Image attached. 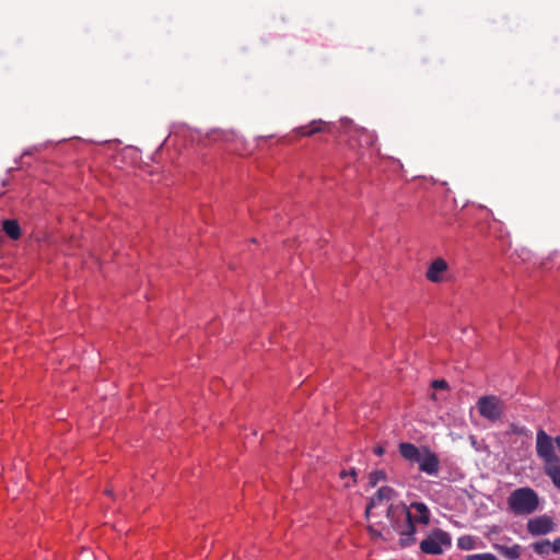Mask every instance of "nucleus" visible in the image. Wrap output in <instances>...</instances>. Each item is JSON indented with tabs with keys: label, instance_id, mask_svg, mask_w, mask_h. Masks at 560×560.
Masks as SVG:
<instances>
[{
	"label": "nucleus",
	"instance_id": "obj_14",
	"mask_svg": "<svg viewBox=\"0 0 560 560\" xmlns=\"http://www.w3.org/2000/svg\"><path fill=\"white\" fill-rule=\"evenodd\" d=\"M544 472L550 478L556 488L560 490V459L548 466H542Z\"/></svg>",
	"mask_w": 560,
	"mask_h": 560
},
{
	"label": "nucleus",
	"instance_id": "obj_1",
	"mask_svg": "<svg viewBox=\"0 0 560 560\" xmlns=\"http://www.w3.org/2000/svg\"><path fill=\"white\" fill-rule=\"evenodd\" d=\"M386 516L394 530L399 534V545L401 547L406 548L416 542V525L413 524L412 513L406 504H390L387 508Z\"/></svg>",
	"mask_w": 560,
	"mask_h": 560
},
{
	"label": "nucleus",
	"instance_id": "obj_25",
	"mask_svg": "<svg viewBox=\"0 0 560 560\" xmlns=\"http://www.w3.org/2000/svg\"><path fill=\"white\" fill-rule=\"evenodd\" d=\"M374 454L377 456H382L385 453V448L382 445H377L373 450Z\"/></svg>",
	"mask_w": 560,
	"mask_h": 560
},
{
	"label": "nucleus",
	"instance_id": "obj_15",
	"mask_svg": "<svg viewBox=\"0 0 560 560\" xmlns=\"http://www.w3.org/2000/svg\"><path fill=\"white\" fill-rule=\"evenodd\" d=\"M2 229L12 240H18L21 236V228L16 220H3Z\"/></svg>",
	"mask_w": 560,
	"mask_h": 560
},
{
	"label": "nucleus",
	"instance_id": "obj_10",
	"mask_svg": "<svg viewBox=\"0 0 560 560\" xmlns=\"http://www.w3.org/2000/svg\"><path fill=\"white\" fill-rule=\"evenodd\" d=\"M493 549L509 560H517L523 551V548L518 544L508 546L505 544L495 542L493 544Z\"/></svg>",
	"mask_w": 560,
	"mask_h": 560
},
{
	"label": "nucleus",
	"instance_id": "obj_2",
	"mask_svg": "<svg viewBox=\"0 0 560 560\" xmlns=\"http://www.w3.org/2000/svg\"><path fill=\"white\" fill-rule=\"evenodd\" d=\"M508 506L515 515H528L538 509L539 498L532 488H518L509 495Z\"/></svg>",
	"mask_w": 560,
	"mask_h": 560
},
{
	"label": "nucleus",
	"instance_id": "obj_9",
	"mask_svg": "<svg viewBox=\"0 0 560 560\" xmlns=\"http://www.w3.org/2000/svg\"><path fill=\"white\" fill-rule=\"evenodd\" d=\"M447 262L443 258L434 259L429 266L425 277L429 281L439 283L443 281V273L447 270Z\"/></svg>",
	"mask_w": 560,
	"mask_h": 560
},
{
	"label": "nucleus",
	"instance_id": "obj_13",
	"mask_svg": "<svg viewBox=\"0 0 560 560\" xmlns=\"http://www.w3.org/2000/svg\"><path fill=\"white\" fill-rule=\"evenodd\" d=\"M409 510H415L416 513L412 514L413 524L416 523L428 525L430 523V511L428 506L422 502H412Z\"/></svg>",
	"mask_w": 560,
	"mask_h": 560
},
{
	"label": "nucleus",
	"instance_id": "obj_28",
	"mask_svg": "<svg viewBox=\"0 0 560 560\" xmlns=\"http://www.w3.org/2000/svg\"><path fill=\"white\" fill-rule=\"evenodd\" d=\"M502 540L511 541V538H503Z\"/></svg>",
	"mask_w": 560,
	"mask_h": 560
},
{
	"label": "nucleus",
	"instance_id": "obj_16",
	"mask_svg": "<svg viewBox=\"0 0 560 560\" xmlns=\"http://www.w3.org/2000/svg\"><path fill=\"white\" fill-rule=\"evenodd\" d=\"M359 133L360 145L372 147L376 142V136L369 130L361 128L357 129Z\"/></svg>",
	"mask_w": 560,
	"mask_h": 560
},
{
	"label": "nucleus",
	"instance_id": "obj_3",
	"mask_svg": "<svg viewBox=\"0 0 560 560\" xmlns=\"http://www.w3.org/2000/svg\"><path fill=\"white\" fill-rule=\"evenodd\" d=\"M476 406L480 416L491 422L501 420L505 412L504 400L495 395L479 397Z\"/></svg>",
	"mask_w": 560,
	"mask_h": 560
},
{
	"label": "nucleus",
	"instance_id": "obj_26",
	"mask_svg": "<svg viewBox=\"0 0 560 560\" xmlns=\"http://www.w3.org/2000/svg\"><path fill=\"white\" fill-rule=\"evenodd\" d=\"M368 530L371 533V535L373 536H376V537H380L381 536V532L374 529L372 526H369L368 527Z\"/></svg>",
	"mask_w": 560,
	"mask_h": 560
},
{
	"label": "nucleus",
	"instance_id": "obj_11",
	"mask_svg": "<svg viewBox=\"0 0 560 560\" xmlns=\"http://www.w3.org/2000/svg\"><path fill=\"white\" fill-rule=\"evenodd\" d=\"M328 131V124L323 120H313L310 125L301 126L295 129V132L302 137H311L317 132Z\"/></svg>",
	"mask_w": 560,
	"mask_h": 560
},
{
	"label": "nucleus",
	"instance_id": "obj_24",
	"mask_svg": "<svg viewBox=\"0 0 560 560\" xmlns=\"http://www.w3.org/2000/svg\"><path fill=\"white\" fill-rule=\"evenodd\" d=\"M551 551L555 553H560V538H556L551 542Z\"/></svg>",
	"mask_w": 560,
	"mask_h": 560
},
{
	"label": "nucleus",
	"instance_id": "obj_6",
	"mask_svg": "<svg viewBox=\"0 0 560 560\" xmlns=\"http://www.w3.org/2000/svg\"><path fill=\"white\" fill-rule=\"evenodd\" d=\"M419 469L429 476H436L440 470V459L429 447L423 446L422 453L417 462Z\"/></svg>",
	"mask_w": 560,
	"mask_h": 560
},
{
	"label": "nucleus",
	"instance_id": "obj_23",
	"mask_svg": "<svg viewBox=\"0 0 560 560\" xmlns=\"http://www.w3.org/2000/svg\"><path fill=\"white\" fill-rule=\"evenodd\" d=\"M432 386L434 388L444 389L447 387V383L444 380H435L433 381Z\"/></svg>",
	"mask_w": 560,
	"mask_h": 560
},
{
	"label": "nucleus",
	"instance_id": "obj_18",
	"mask_svg": "<svg viewBox=\"0 0 560 560\" xmlns=\"http://www.w3.org/2000/svg\"><path fill=\"white\" fill-rule=\"evenodd\" d=\"M532 547L534 551L540 556H547L551 551V542L548 539L536 541Z\"/></svg>",
	"mask_w": 560,
	"mask_h": 560
},
{
	"label": "nucleus",
	"instance_id": "obj_7",
	"mask_svg": "<svg viewBox=\"0 0 560 560\" xmlns=\"http://www.w3.org/2000/svg\"><path fill=\"white\" fill-rule=\"evenodd\" d=\"M553 522L551 517L547 515L532 518L527 522V530L533 536L546 535L553 530Z\"/></svg>",
	"mask_w": 560,
	"mask_h": 560
},
{
	"label": "nucleus",
	"instance_id": "obj_27",
	"mask_svg": "<svg viewBox=\"0 0 560 560\" xmlns=\"http://www.w3.org/2000/svg\"><path fill=\"white\" fill-rule=\"evenodd\" d=\"M555 443H556V446L558 447V451L560 453V435L555 438Z\"/></svg>",
	"mask_w": 560,
	"mask_h": 560
},
{
	"label": "nucleus",
	"instance_id": "obj_12",
	"mask_svg": "<svg viewBox=\"0 0 560 560\" xmlns=\"http://www.w3.org/2000/svg\"><path fill=\"white\" fill-rule=\"evenodd\" d=\"M401 457L410 463H417L422 453V447H418L409 442H401L398 446Z\"/></svg>",
	"mask_w": 560,
	"mask_h": 560
},
{
	"label": "nucleus",
	"instance_id": "obj_19",
	"mask_svg": "<svg viewBox=\"0 0 560 560\" xmlns=\"http://www.w3.org/2000/svg\"><path fill=\"white\" fill-rule=\"evenodd\" d=\"M348 476H350V477H351V482L347 481V482L345 483V486L349 488L351 485H353V483H355V482H357V470H355L354 468H351L349 471H347V470H341V471L339 472V477H340L341 479H346Z\"/></svg>",
	"mask_w": 560,
	"mask_h": 560
},
{
	"label": "nucleus",
	"instance_id": "obj_4",
	"mask_svg": "<svg viewBox=\"0 0 560 560\" xmlns=\"http://www.w3.org/2000/svg\"><path fill=\"white\" fill-rule=\"evenodd\" d=\"M451 546V535L441 528H435L420 542V550L425 555L439 556Z\"/></svg>",
	"mask_w": 560,
	"mask_h": 560
},
{
	"label": "nucleus",
	"instance_id": "obj_8",
	"mask_svg": "<svg viewBox=\"0 0 560 560\" xmlns=\"http://www.w3.org/2000/svg\"><path fill=\"white\" fill-rule=\"evenodd\" d=\"M395 495V490L390 487L384 486L381 487L376 493L370 499V502L366 505L365 509V517L369 518L372 509L376 508L377 505H381L383 503L389 502L393 497Z\"/></svg>",
	"mask_w": 560,
	"mask_h": 560
},
{
	"label": "nucleus",
	"instance_id": "obj_21",
	"mask_svg": "<svg viewBox=\"0 0 560 560\" xmlns=\"http://www.w3.org/2000/svg\"><path fill=\"white\" fill-rule=\"evenodd\" d=\"M466 560H498L492 553H475L466 556Z\"/></svg>",
	"mask_w": 560,
	"mask_h": 560
},
{
	"label": "nucleus",
	"instance_id": "obj_5",
	"mask_svg": "<svg viewBox=\"0 0 560 560\" xmlns=\"http://www.w3.org/2000/svg\"><path fill=\"white\" fill-rule=\"evenodd\" d=\"M555 439H552L545 430L539 429L536 434V453L541 459L544 466L557 463L560 458L555 451Z\"/></svg>",
	"mask_w": 560,
	"mask_h": 560
},
{
	"label": "nucleus",
	"instance_id": "obj_22",
	"mask_svg": "<svg viewBox=\"0 0 560 560\" xmlns=\"http://www.w3.org/2000/svg\"><path fill=\"white\" fill-rule=\"evenodd\" d=\"M384 478H385L384 471L375 470V471H372L370 475V482L372 486H375L378 480L384 479Z\"/></svg>",
	"mask_w": 560,
	"mask_h": 560
},
{
	"label": "nucleus",
	"instance_id": "obj_20",
	"mask_svg": "<svg viewBox=\"0 0 560 560\" xmlns=\"http://www.w3.org/2000/svg\"><path fill=\"white\" fill-rule=\"evenodd\" d=\"M457 545L463 550H469L474 548V540L470 536H463L458 538Z\"/></svg>",
	"mask_w": 560,
	"mask_h": 560
},
{
	"label": "nucleus",
	"instance_id": "obj_17",
	"mask_svg": "<svg viewBox=\"0 0 560 560\" xmlns=\"http://www.w3.org/2000/svg\"><path fill=\"white\" fill-rule=\"evenodd\" d=\"M506 434L528 438L532 432L526 427L512 422L508 425Z\"/></svg>",
	"mask_w": 560,
	"mask_h": 560
}]
</instances>
